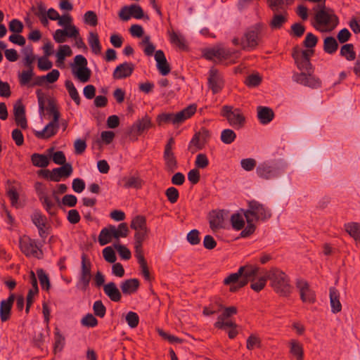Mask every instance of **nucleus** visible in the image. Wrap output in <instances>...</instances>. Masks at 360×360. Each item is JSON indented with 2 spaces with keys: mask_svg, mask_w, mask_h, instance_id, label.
<instances>
[{
  "mask_svg": "<svg viewBox=\"0 0 360 360\" xmlns=\"http://www.w3.org/2000/svg\"><path fill=\"white\" fill-rule=\"evenodd\" d=\"M209 165V160L207 155L204 153L197 155L195 161V165L197 168L205 169Z\"/></svg>",
  "mask_w": 360,
  "mask_h": 360,
  "instance_id": "0e129e2a",
  "label": "nucleus"
},
{
  "mask_svg": "<svg viewBox=\"0 0 360 360\" xmlns=\"http://www.w3.org/2000/svg\"><path fill=\"white\" fill-rule=\"evenodd\" d=\"M84 21L86 24L95 27L98 24V17L94 11H89L84 15Z\"/></svg>",
  "mask_w": 360,
  "mask_h": 360,
  "instance_id": "bf43d9fd",
  "label": "nucleus"
},
{
  "mask_svg": "<svg viewBox=\"0 0 360 360\" xmlns=\"http://www.w3.org/2000/svg\"><path fill=\"white\" fill-rule=\"evenodd\" d=\"M72 52L68 45H62L59 46L58 51L56 53L57 63H63L66 56H70Z\"/></svg>",
  "mask_w": 360,
  "mask_h": 360,
  "instance_id": "de8ad7c7",
  "label": "nucleus"
},
{
  "mask_svg": "<svg viewBox=\"0 0 360 360\" xmlns=\"http://www.w3.org/2000/svg\"><path fill=\"white\" fill-rule=\"evenodd\" d=\"M259 30L252 27L248 30L240 40V46L244 50H251L257 47L259 40Z\"/></svg>",
  "mask_w": 360,
  "mask_h": 360,
  "instance_id": "1a4fd4ad",
  "label": "nucleus"
},
{
  "mask_svg": "<svg viewBox=\"0 0 360 360\" xmlns=\"http://www.w3.org/2000/svg\"><path fill=\"white\" fill-rule=\"evenodd\" d=\"M110 229V226H108L101 231L98 238L101 245H105L111 242L113 237Z\"/></svg>",
  "mask_w": 360,
  "mask_h": 360,
  "instance_id": "09e8293b",
  "label": "nucleus"
},
{
  "mask_svg": "<svg viewBox=\"0 0 360 360\" xmlns=\"http://www.w3.org/2000/svg\"><path fill=\"white\" fill-rule=\"evenodd\" d=\"M256 173L262 179H271L277 177L280 171L268 162H262L257 167Z\"/></svg>",
  "mask_w": 360,
  "mask_h": 360,
  "instance_id": "ddd939ff",
  "label": "nucleus"
},
{
  "mask_svg": "<svg viewBox=\"0 0 360 360\" xmlns=\"http://www.w3.org/2000/svg\"><path fill=\"white\" fill-rule=\"evenodd\" d=\"M129 12H128L131 16L136 19H141L143 18V11L139 5L132 4L128 6Z\"/></svg>",
  "mask_w": 360,
  "mask_h": 360,
  "instance_id": "e2e57ef3",
  "label": "nucleus"
},
{
  "mask_svg": "<svg viewBox=\"0 0 360 360\" xmlns=\"http://www.w3.org/2000/svg\"><path fill=\"white\" fill-rule=\"evenodd\" d=\"M73 168L70 163H66L60 167L52 169V181L58 182L62 179H67L72 174Z\"/></svg>",
  "mask_w": 360,
  "mask_h": 360,
  "instance_id": "dca6fc26",
  "label": "nucleus"
},
{
  "mask_svg": "<svg viewBox=\"0 0 360 360\" xmlns=\"http://www.w3.org/2000/svg\"><path fill=\"white\" fill-rule=\"evenodd\" d=\"M125 319L128 326L131 328H134L139 325V317L136 312H128L126 315Z\"/></svg>",
  "mask_w": 360,
  "mask_h": 360,
  "instance_id": "052dcab7",
  "label": "nucleus"
},
{
  "mask_svg": "<svg viewBox=\"0 0 360 360\" xmlns=\"http://www.w3.org/2000/svg\"><path fill=\"white\" fill-rule=\"evenodd\" d=\"M318 42V38L314 34L309 32L307 34L303 44L306 48L312 49L316 46Z\"/></svg>",
  "mask_w": 360,
  "mask_h": 360,
  "instance_id": "338daca9",
  "label": "nucleus"
},
{
  "mask_svg": "<svg viewBox=\"0 0 360 360\" xmlns=\"http://www.w3.org/2000/svg\"><path fill=\"white\" fill-rule=\"evenodd\" d=\"M112 237L117 240L120 238H126L129 234V228L127 223H121L116 227L114 225H109Z\"/></svg>",
  "mask_w": 360,
  "mask_h": 360,
  "instance_id": "2f4dec72",
  "label": "nucleus"
},
{
  "mask_svg": "<svg viewBox=\"0 0 360 360\" xmlns=\"http://www.w3.org/2000/svg\"><path fill=\"white\" fill-rule=\"evenodd\" d=\"M338 44L333 37H327L323 41V50L328 54H333L338 50Z\"/></svg>",
  "mask_w": 360,
  "mask_h": 360,
  "instance_id": "ea45409f",
  "label": "nucleus"
},
{
  "mask_svg": "<svg viewBox=\"0 0 360 360\" xmlns=\"http://www.w3.org/2000/svg\"><path fill=\"white\" fill-rule=\"evenodd\" d=\"M149 230H139L134 233V252L136 255H143V250L142 247L143 242L148 238Z\"/></svg>",
  "mask_w": 360,
  "mask_h": 360,
  "instance_id": "a878e982",
  "label": "nucleus"
},
{
  "mask_svg": "<svg viewBox=\"0 0 360 360\" xmlns=\"http://www.w3.org/2000/svg\"><path fill=\"white\" fill-rule=\"evenodd\" d=\"M243 212L245 218L252 219L254 221H265L271 217L270 210L255 200L249 201L248 208L243 210Z\"/></svg>",
  "mask_w": 360,
  "mask_h": 360,
  "instance_id": "7ed1b4c3",
  "label": "nucleus"
},
{
  "mask_svg": "<svg viewBox=\"0 0 360 360\" xmlns=\"http://www.w3.org/2000/svg\"><path fill=\"white\" fill-rule=\"evenodd\" d=\"M155 59L157 62V68L161 75L164 76L168 75L171 69L164 52L161 50L157 51L155 53Z\"/></svg>",
  "mask_w": 360,
  "mask_h": 360,
  "instance_id": "4be33fe9",
  "label": "nucleus"
},
{
  "mask_svg": "<svg viewBox=\"0 0 360 360\" xmlns=\"http://www.w3.org/2000/svg\"><path fill=\"white\" fill-rule=\"evenodd\" d=\"M266 278L276 293L281 297H288L292 292L289 276L278 268H271L266 272Z\"/></svg>",
  "mask_w": 360,
  "mask_h": 360,
  "instance_id": "f03ea898",
  "label": "nucleus"
},
{
  "mask_svg": "<svg viewBox=\"0 0 360 360\" xmlns=\"http://www.w3.org/2000/svg\"><path fill=\"white\" fill-rule=\"evenodd\" d=\"M65 86L71 98L77 105H79L81 103L80 97L72 82L70 80H66Z\"/></svg>",
  "mask_w": 360,
  "mask_h": 360,
  "instance_id": "c03bdc74",
  "label": "nucleus"
},
{
  "mask_svg": "<svg viewBox=\"0 0 360 360\" xmlns=\"http://www.w3.org/2000/svg\"><path fill=\"white\" fill-rule=\"evenodd\" d=\"M37 274L42 289L49 290L50 288V281L48 275L42 269H37Z\"/></svg>",
  "mask_w": 360,
  "mask_h": 360,
  "instance_id": "3c124183",
  "label": "nucleus"
},
{
  "mask_svg": "<svg viewBox=\"0 0 360 360\" xmlns=\"http://www.w3.org/2000/svg\"><path fill=\"white\" fill-rule=\"evenodd\" d=\"M243 271V268H239L236 273L231 274L226 278H224L223 283L225 285H229L230 292H237L242 287H238L241 274Z\"/></svg>",
  "mask_w": 360,
  "mask_h": 360,
  "instance_id": "6ab92c4d",
  "label": "nucleus"
},
{
  "mask_svg": "<svg viewBox=\"0 0 360 360\" xmlns=\"http://www.w3.org/2000/svg\"><path fill=\"white\" fill-rule=\"evenodd\" d=\"M231 223L232 227L237 231L243 229L245 225L243 216L238 213L232 214L231 217Z\"/></svg>",
  "mask_w": 360,
  "mask_h": 360,
  "instance_id": "6e6d98bb",
  "label": "nucleus"
},
{
  "mask_svg": "<svg viewBox=\"0 0 360 360\" xmlns=\"http://www.w3.org/2000/svg\"><path fill=\"white\" fill-rule=\"evenodd\" d=\"M58 128V122H54V120H52L46 125L42 131H35L34 135L38 139H48L53 136L57 133Z\"/></svg>",
  "mask_w": 360,
  "mask_h": 360,
  "instance_id": "412c9836",
  "label": "nucleus"
},
{
  "mask_svg": "<svg viewBox=\"0 0 360 360\" xmlns=\"http://www.w3.org/2000/svg\"><path fill=\"white\" fill-rule=\"evenodd\" d=\"M330 303L333 313L336 314L341 311L342 304L340 302V293L334 287L330 288Z\"/></svg>",
  "mask_w": 360,
  "mask_h": 360,
  "instance_id": "7c9ffc66",
  "label": "nucleus"
},
{
  "mask_svg": "<svg viewBox=\"0 0 360 360\" xmlns=\"http://www.w3.org/2000/svg\"><path fill=\"white\" fill-rule=\"evenodd\" d=\"M103 256L105 261L110 263H114L116 261V255L113 249L108 246L103 249Z\"/></svg>",
  "mask_w": 360,
  "mask_h": 360,
  "instance_id": "774afa93",
  "label": "nucleus"
},
{
  "mask_svg": "<svg viewBox=\"0 0 360 360\" xmlns=\"http://www.w3.org/2000/svg\"><path fill=\"white\" fill-rule=\"evenodd\" d=\"M75 75L82 82L84 83L89 80L91 70L87 67H79Z\"/></svg>",
  "mask_w": 360,
  "mask_h": 360,
  "instance_id": "864d4df0",
  "label": "nucleus"
},
{
  "mask_svg": "<svg viewBox=\"0 0 360 360\" xmlns=\"http://www.w3.org/2000/svg\"><path fill=\"white\" fill-rule=\"evenodd\" d=\"M314 54V50H302L297 47L294 48L292 53L297 68L302 72H314L313 66L310 62V58Z\"/></svg>",
  "mask_w": 360,
  "mask_h": 360,
  "instance_id": "20e7f679",
  "label": "nucleus"
},
{
  "mask_svg": "<svg viewBox=\"0 0 360 360\" xmlns=\"http://www.w3.org/2000/svg\"><path fill=\"white\" fill-rule=\"evenodd\" d=\"M122 183L125 188H141L143 184V181L139 176H124L122 179Z\"/></svg>",
  "mask_w": 360,
  "mask_h": 360,
  "instance_id": "72a5a7b5",
  "label": "nucleus"
},
{
  "mask_svg": "<svg viewBox=\"0 0 360 360\" xmlns=\"http://www.w3.org/2000/svg\"><path fill=\"white\" fill-rule=\"evenodd\" d=\"M245 219H246V221H247V226L240 232V236L242 238H245V237L250 236V235H252L255 232V229H256V227H255V226L254 224L255 221H252V219H248V218H245Z\"/></svg>",
  "mask_w": 360,
  "mask_h": 360,
  "instance_id": "680f3d73",
  "label": "nucleus"
},
{
  "mask_svg": "<svg viewBox=\"0 0 360 360\" xmlns=\"http://www.w3.org/2000/svg\"><path fill=\"white\" fill-rule=\"evenodd\" d=\"M134 65L131 63H124L116 67L112 76L115 79H122L131 75Z\"/></svg>",
  "mask_w": 360,
  "mask_h": 360,
  "instance_id": "f3484780",
  "label": "nucleus"
},
{
  "mask_svg": "<svg viewBox=\"0 0 360 360\" xmlns=\"http://www.w3.org/2000/svg\"><path fill=\"white\" fill-rule=\"evenodd\" d=\"M141 44L145 46L144 53L146 56H152L155 51V46L150 42L149 36H146L142 40Z\"/></svg>",
  "mask_w": 360,
  "mask_h": 360,
  "instance_id": "69168bd1",
  "label": "nucleus"
},
{
  "mask_svg": "<svg viewBox=\"0 0 360 360\" xmlns=\"http://www.w3.org/2000/svg\"><path fill=\"white\" fill-rule=\"evenodd\" d=\"M286 0H266V3L269 8L274 12L276 13L280 11L286 10L285 8V3Z\"/></svg>",
  "mask_w": 360,
  "mask_h": 360,
  "instance_id": "603ef678",
  "label": "nucleus"
},
{
  "mask_svg": "<svg viewBox=\"0 0 360 360\" xmlns=\"http://www.w3.org/2000/svg\"><path fill=\"white\" fill-rule=\"evenodd\" d=\"M20 248L27 257L39 258L42 255V252L37 246L36 241L28 236H25L20 238Z\"/></svg>",
  "mask_w": 360,
  "mask_h": 360,
  "instance_id": "6e6552de",
  "label": "nucleus"
},
{
  "mask_svg": "<svg viewBox=\"0 0 360 360\" xmlns=\"http://www.w3.org/2000/svg\"><path fill=\"white\" fill-rule=\"evenodd\" d=\"M314 13L311 25L318 31L327 32L333 31L338 25L339 19L335 11L326 6L325 3L319 4L313 7Z\"/></svg>",
  "mask_w": 360,
  "mask_h": 360,
  "instance_id": "f257e3e1",
  "label": "nucleus"
},
{
  "mask_svg": "<svg viewBox=\"0 0 360 360\" xmlns=\"http://www.w3.org/2000/svg\"><path fill=\"white\" fill-rule=\"evenodd\" d=\"M222 115L226 118L229 124L236 129L243 127L245 118L238 108L233 109L232 106L224 105L222 108Z\"/></svg>",
  "mask_w": 360,
  "mask_h": 360,
  "instance_id": "423d86ee",
  "label": "nucleus"
},
{
  "mask_svg": "<svg viewBox=\"0 0 360 360\" xmlns=\"http://www.w3.org/2000/svg\"><path fill=\"white\" fill-rule=\"evenodd\" d=\"M240 53L238 51H232L224 48H213L207 49L204 51V57L210 60H218L219 62L231 59L232 57L238 58Z\"/></svg>",
  "mask_w": 360,
  "mask_h": 360,
  "instance_id": "39448f33",
  "label": "nucleus"
},
{
  "mask_svg": "<svg viewBox=\"0 0 360 360\" xmlns=\"http://www.w3.org/2000/svg\"><path fill=\"white\" fill-rule=\"evenodd\" d=\"M88 42L94 53L96 55L101 53V45L99 41L98 35L96 32H91L89 33Z\"/></svg>",
  "mask_w": 360,
  "mask_h": 360,
  "instance_id": "c9c22d12",
  "label": "nucleus"
},
{
  "mask_svg": "<svg viewBox=\"0 0 360 360\" xmlns=\"http://www.w3.org/2000/svg\"><path fill=\"white\" fill-rule=\"evenodd\" d=\"M130 227L136 231L147 229L146 217L142 215L136 216L132 219Z\"/></svg>",
  "mask_w": 360,
  "mask_h": 360,
  "instance_id": "37998d69",
  "label": "nucleus"
},
{
  "mask_svg": "<svg viewBox=\"0 0 360 360\" xmlns=\"http://www.w3.org/2000/svg\"><path fill=\"white\" fill-rule=\"evenodd\" d=\"M197 106L195 104L190 105L180 112L174 114V120H173V124H179L186 120L190 118L196 112Z\"/></svg>",
  "mask_w": 360,
  "mask_h": 360,
  "instance_id": "b1692460",
  "label": "nucleus"
},
{
  "mask_svg": "<svg viewBox=\"0 0 360 360\" xmlns=\"http://www.w3.org/2000/svg\"><path fill=\"white\" fill-rule=\"evenodd\" d=\"M296 288L298 289L300 299L303 302L313 304L316 302V294L311 289L309 283L304 279L296 281Z\"/></svg>",
  "mask_w": 360,
  "mask_h": 360,
  "instance_id": "9d476101",
  "label": "nucleus"
},
{
  "mask_svg": "<svg viewBox=\"0 0 360 360\" xmlns=\"http://www.w3.org/2000/svg\"><path fill=\"white\" fill-rule=\"evenodd\" d=\"M345 231L356 241H360V224L349 222L345 224Z\"/></svg>",
  "mask_w": 360,
  "mask_h": 360,
  "instance_id": "f704fd0d",
  "label": "nucleus"
},
{
  "mask_svg": "<svg viewBox=\"0 0 360 360\" xmlns=\"http://www.w3.org/2000/svg\"><path fill=\"white\" fill-rule=\"evenodd\" d=\"M153 126L150 117L146 115L141 119L138 120L130 128V133L136 135H141L143 132L148 130Z\"/></svg>",
  "mask_w": 360,
  "mask_h": 360,
  "instance_id": "2eb2a0df",
  "label": "nucleus"
},
{
  "mask_svg": "<svg viewBox=\"0 0 360 360\" xmlns=\"http://www.w3.org/2000/svg\"><path fill=\"white\" fill-rule=\"evenodd\" d=\"M290 352L297 357V360H303L304 351L302 345L295 340H291L289 342Z\"/></svg>",
  "mask_w": 360,
  "mask_h": 360,
  "instance_id": "58836bf2",
  "label": "nucleus"
},
{
  "mask_svg": "<svg viewBox=\"0 0 360 360\" xmlns=\"http://www.w3.org/2000/svg\"><path fill=\"white\" fill-rule=\"evenodd\" d=\"M34 76L33 69L30 68L25 70H22V72L19 73L18 79L21 86H26L31 81Z\"/></svg>",
  "mask_w": 360,
  "mask_h": 360,
  "instance_id": "8fccbe9b",
  "label": "nucleus"
},
{
  "mask_svg": "<svg viewBox=\"0 0 360 360\" xmlns=\"http://www.w3.org/2000/svg\"><path fill=\"white\" fill-rule=\"evenodd\" d=\"M46 110L50 114L53 115V120H54V122H58L60 118V112L53 100L49 99L48 107Z\"/></svg>",
  "mask_w": 360,
  "mask_h": 360,
  "instance_id": "13d9d810",
  "label": "nucleus"
},
{
  "mask_svg": "<svg viewBox=\"0 0 360 360\" xmlns=\"http://www.w3.org/2000/svg\"><path fill=\"white\" fill-rule=\"evenodd\" d=\"M139 285V279L130 278L122 281L120 284V288L124 295H131L138 290Z\"/></svg>",
  "mask_w": 360,
  "mask_h": 360,
  "instance_id": "cd10ccee",
  "label": "nucleus"
},
{
  "mask_svg": "<svg viewBox=\"0 0 360 360\" xmlns=\"http://www.w3.org/2000/svg\"><path fill=\"white\" fill-rule=\"evenodd\" d=\"M103 291L112 302H118L122 299V294L114 282L103 285Z\"/></svg>",
  "mask_w": 360,
  "mask_h": 360,
  "instance_id": "bb28decb",
  "label": "nucleus"
},
{
  "mask_svg": "<svg viewBox=\"0 0 360 360\" xmlns=\"http://www.w3.org/2000/svg\"><path fill=\"white\" fill-rule=\"evenodd\" d=\"M257 117L263 124L269 123L274 117L273 110L269 107L258 106L257 108Z\"/></svg>",
  "mask_w": 360,
  "mask_h": 360,
  "instance_id": "c85d7f7f",
  "label": "nucleus"
},
{
  "mask_svg": "<svg viewBox=\"0 0 360 360\" xmlns=\"http://www.w3.org/2000/svg\"><path fill=\"white\" fill-rule=\"evenodd\" d=\"M25 58H24V65L27 68L34 69L33 63L35 60V57L33 55L32 48L27 47L25 52Z\"/></svg>",
  "mask_w": 360,
  "mask_h": 360,
  "instance_id": "4d7b16f0",
  "label": "nucleus"
},
{
  "mask_svg": "<svg viewBox=\"0 0 360 360\" xmlns=\"http://www.w3.org/2000/svg\"><path fill=\"white\" fill-rule=\"evenodd\" d=\"M243 271L241 274V278L238 287L245 286L249 281H252L259 271V267L252 265H245L240 266Z\"/></svg>",
  "mask_w": 360,
  "mask_h": 360,
  "instance_id": "4468645a",
  "label": "nucleus"
},
{
  "mask_svg": "<svg viewBox=\"0 0 360 360\" xmlns=\"http://www.w3.org/2000/svg\"><path fill=\"white\" fill-rule=\"evenodd\" d=\"M15 300L14 294H11L6 300L0 304V318L2 322L8 321L11 317V311Z\"/></svg>",
  "mask_w": 360,
  "mask_h": 360,
  "instance_id": "aec40b11",
  "label": "nucleus"
},
{
  "mask_svg": "<svg viewBox=\"0 0 360 360\" xmlns=\"http://www.w3.org/2000/svg\"><path fill=\"white\" fill-rule=\"evenodd\" d=\"M205 143V141L202 140L200 138V133H195L188 144V150L193 154L202 149Z\"/></svg>",
  "mask_w": 360,
  "mask_h": 360,
  "instance_id": "473e14b6",
  "label": "nucleus"
},
{
  "mask_svg": "<svg viewBox=\"0 0 360 360\" xmlns=\"http://www.w3.org/2000/svg\"><path fill=\"white\" fill-rule=\"evenodd\" d=\"M208 85L214 94L220 92L224 86V81L222 76L215 68H211L210 70Z\"/></svg>",
  "mask_w": 360,
  "mask_h": 360,
  "instance_id": "f8f14e48",
  "label": "nucleus"
},
{
  "mask_svg": "<svg viewBox=\"0 0 360 360\" xmlns=\"http://www.w3.org/2000/svg\"><path fill=\"white\" fill-rule=\"evenodd\" d=\"M288 13L286 10H283L280 13H274L271 20L269 22V26L272 30H279L288 21Z\"/></svg>",
  "mask_w": 360,
  "mask_h": 360,
  "instance_id": "393cba45",
  "label": "nucleus"
},
{
  "mask_svg": "<svg viewBox=\"0 0 360 360\" xmlns=\"http://www.w3.org/2000/svg\"><path fill=\"white\" fill-rule=\"evenodd\" d=\"M224 211L213 210L209 214V223L211 229L214 231L224 228Z\"/></svg>",
  "mask_w": 360,
  "mask_h": 360,
  "instance_id": "a211bd4d",
  "label": "nucleus"
},
{
  "mask_svg": "<svg viewBox=\"0 0 360 360\" xmlns=\"http://www.w3.org/2000/svg\"><path fill=\"white\" fill-rule=\"evenodd\" d=\"M31 160L33 165L38 167H46L49 164V158L43 154H32L31 156Z\"/></svg>",
  "mask_w": 360,
  "mask_h": 360,
  "instance_id": "a19ab883",
  "label": "nucleus"
},
{
  "mask_svg": "<svg viewBox=\"0 0 360 360\" xmlns=\"http://www.w3.org/2000/svg\"><path fill=\"white\" fill-rule=\"evenodd\" d=\"M236 139V133L229 129H224L221 134V141L225 144L232 143Z\"/></svg>",
  "mask_w": 360,
  "mask_h": 360,
  "instance_id": "5fc2aeb1",
  "label": "nucleus"
},
{
  "mask_svg": "<svg viewBox=\"0 0 360 360\" xmlns=\"http://www.w3.org/2000/svg\"><path fill=\"white\" fill-rule=\"evenodd\" d=\"M31 219L33 224L38 228L39 236L42 238H46L47 233L44 228L46 224V217L40 212L35 211L31 216Z\"/></svg>",
  "mask_w": 360,
  "mask_h": 360,
  "instance_id": "5701e85b",
  "label": "nucleus"
},
{
  "mask_svg": "<svg viewBox=\"0 0 360 360\" xmlns=\"http://www.w3.org/2000/svg\"><path fill=\"white\" fill-rule=\"evenodd\" d=\"M138 260V263L140 266L141 274L146 281H151L152 277L150 276L149 269L148 266L147 262L144 257V255H135Z\"/></svg>",
  "mask_w": 360,
  "mask_h": 360,
  "instance_id": "4c0bfd02",
  "label": "nucleus"
},
{
  "mask_svg": "<svg viewBox=\"0 0 360 360\" xmlns=\"http://www.w3.org/2000/svg\"><path fill=\"white\" fill-rule=\"evenodd\" d=\"M91 266L92 264L88 258L86 254L83 253L81 256V273L79 282L84 286L87 287L91 278Z\"/></svg>",
  "mask_w": 360,
  "mask_h": 360,
  "instance_id": "9b49d317",
  "label": "nucleus"
},
{
  "mask_svg": "<svg viewBox=\"0 0 360 360\" xmlns=\"http://www.w3.org/2000/svg\"><path fill=\"white\" fill-rule=\"evenodd\" d=\"M314 72H294L292 80L300 84L312 89H317L321 86V82L319 78L313 75Z\"/></svg>",
  "mask_w": 360,
  "mask_h": 360,
  "instance_id": "0eeeda50",
  "label": "nucleus"
},
{
  "mask_svg": "<svg viewBox=\"0 0 360 360\" xmlns=\"http://www.w3.org/2000/svg\"><path fill=\"white\" fill-rule=\"evenodd\" d=\"M163 158L165 162V169L168 172H174L178 168L176 158L173 151H164Z\"/></svg>",
  "mask_w": 360,
  "mask_h": 360,
  "instance_id": "c756f323",
  "label": "nucleus"
},
{
  "mask_svg": "<svg viewBox=\"0 0 360 360\" xmlns=\"http://www.w3.org/2000/svg\"><path fill=\"white\" fill-rule=\"evenodd\" d=\"M168 34L172 44L176 45L181 49H185L186 48V40L182 35L179 34L174 30H169Z\"/></svg>",
  "mask_w": 360,
  "mask_h": 360,
  "instance_id": "e433bc0d",
  "label": "nucleus"
},
{
  "mask_svg": "<svg viewBox=\"0 0 360 360\" xmlns=\"http://www.w3.org/2000/svg\"><path fill=\"white\" fill-rule=\"evenodd\" d=\"M54 352H60L63 349L65 345V337L60 333L58 328H56L54 330Z\"/></svg>",
  "mask_w": 360,
  "mask_h": 360,
  "instance_id": "79ce46f5",
  "label": "nucleus"
},
{
  "mask_svg": "<svg viewBox=\"0 0 360 360\" xmlns=\"http://www.w3.org/2000/svg\"><path fill=\"white\" fill-rule=\"evenodd\" d=\"M340 55L348 60H354L356 58V53L354 51L352 44H347L343 45L340 49Z\"/></svg>",
  "mask_w": 360,
  "mask_h": 360,
  "instance_id": "a18cd8bd",
  "label": "nucleus"
},
{
  "mask_svg": "<svg viewBox=\"0 0 360 360\" xmlns=\"http://www.w3.org/2000/svg\"><path fill=\"white\" fill-rule=\"evenodd\" d=\"M262 347V340L258 335L251 334L247 339L246 347L248 350H253L255 348Z\"/></svg>",
  "mask_w": 360,
  "mask_h": 360,
  "instance_id": "49530a36",
  "label": "nucleus"
}]
</instances>
